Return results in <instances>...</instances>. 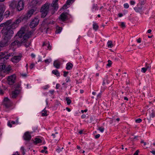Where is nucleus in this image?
Segmentation results:
<instances>
[{"label":"nucleus","mask_w":155,"mask_h":155,"mask_svg":"<svg viewBox=\"0 0 155 155\" xmlns=\"http://www.w3.org/2000/svg\"><path fill=\"white\" fill-rule=\"evenodd\" d=\"M121 27L124 28L125 27V23L124 22H121Z\"/></svg>","instance_id":"nucleus-46"},{"label":"nucleus","mask_w":155,"mask_h":155,"mask_svg":"<svg viewBox=\"0 0 155 155\" xmlns=\"http://www.w3.org/2000/svg\"><path fill=\"white\" fill-rule=\"evenodd\" d=\"M145 68H146V69L148 70H150L151 68V66L150 65L147 63H145Z\"/></svg>","instance_id":"nucleus-28"},{"label":"nucleus","mask_w":155,"mask_h":155,"mask_svg":"<svg viewBox=\"0 0 155 155\" xmlns=\"http://www.w3.org/2000/svg\"><path fill=\"white\" fill-rule=\"evenodd\" d=\"M60 87V85L58 84H57L56 85V89H58Z\"/></svg>","instance_id":"nucleus-56"},{"label":"nucleus","mask_w":155,"mask_h":155,"mask_svg":"<svg viewBox=\"0 0 155 155\" xmlns=\"http://www.w3.org/2000/svg\"><path fill=\"white\" fill-rule=\"evenodd\" d=\"M30 44V42H27L25 44V46L27 48L28 47Z\"/></svg>","instance_id":"nucleus-48"},{"label":"nucleus","mask_w":155,"mask_h":155,"mask_svg":"<svg viewBox=\"0 0 155 155\" xmlns=\"http://www.w3.org/2000/svg\"><path fill=\"white\" fill-rule=\"evenodd\" d=\"M112 64L111 61L110 60L108 61V64H107V66L110 67L111 66Z\"/></svg>","instance_id":"nucleus-35"},{"label":"nucleus","mask_w":155,"mask_h":155,"mask_svg":"<svg viewBox=\"0 0 155 155\" xmlns=\"http://www.w3.org/2000/svg\"><path fill=\"white\" fill-rule=\"evenodd\" d=\"M98 28V26L97 24L96 23H94L93 25V29L95 30H97V29Z\"/></svg>","instance_id":"nucleus-33"},{"label":"nucleus","mask_w":155,"mask_h":155,"mask_svg":"<svg viewBox=\"0 0 155 155\" xmlns=\"http://www.w3.org/2000/svg\"><path fill=\"white\" fill-rule=\"evenodd\" d=\"M87 111V110L86 109V110H81V112L83 113H84V112H86Z\"/></svg>","instance_id":"nucleus-60"},{"label":"nucleus","mask_w":155,"mask_h":155,"mask_svg":"<svg viewBox=\"0 0 155 155\" xmlns=\"http://www.w3.org/2000/svg\"><path fill=\"white\" fill-rule=\"evenodd\" d=\"M134 9L136 12L141 13L143 10V6L140 5V4H138L137 6L134 7Z\"/></svg>","instance_id":"nucleus-8"},{"label":"nucleus","mask_w":155,"mask_h":155,"mask_svg":"<svg viewBox=\"0 0 155 155\" xmlns=\"http://www.w3.org/2000/svg\"><path fill=\"white\" fill-rule=\"evenodd\" d=\"M50 6V4L48 3H46L42 6L41 9L42 18H45L47 15L49 11Z\"/></svg>","instance_id":"nucleus-4"},{"label":"nucleus","mask_w":155,"mask_h":155,"mask_svg":"<svg viewBox=\"0 0 155 155\" xmlns=\"http://www.w3.org/2000/svg\"><path fill=\"white\" fill-rule=\"evenodd\" d=\"M23 137L25 140H31V136L29 132H26L25 133L23 136Z\"/></svg>","instance_id":"nucleus-12"},{"label":"nucleus","mask_w":155,"mask_h":155,"mask_svg":"<svg viewBox=\"0 0 155 155\" xmlns=\"http://www.w3.org/2000/svg\"><path fill=\"white\" fill-rule=\"evenodd\" d=\"M16 124V122L15 121H14L10 120L8 122V125L9 127H12V124Z\"/></svg>","instance_id":"nucleus-21"},{"label":"nucleus","mask_w":155,"mask_h":155,"mask_svg":"<svg viewBox=\"0 0 155 155\" xmlns=\"http://www.w3.org/2000/svg\"><path fill=\"white\" fill-rule=\"evenodd\" d=\"M4 60H7L9 58L13 56L14 55V54L12 53H9L8 52H4Z\"/></svg>","instance_id":"nucleus-15"},{"label":"nucleus","mask_w":155,"mask_h":155,"mask_svg":"<svg viewBox=\"0 0 155 155\" xmlns=\"http://www.w3.org/2000/svg\"><path fill=\"white\" fill-rule=\"evenodd\" d=\"M35 12V10L34 9H31L28 11L27 12L25 15H22L17 20L20 19L21 20H21L25 21L27 20Z\"/></svg>","instance_id":"nucleus-5"},{"label":"nucleus","mask_w":155,"mask_h":155,"mask_svg":"<svg viewBox=\"0 0 155 155\" xmlns=\"http://www.w3.org/2000/svg\"><path fill=\"white\" fill-rule=\"evenodd\" d=\"M31 56L32 58H34L35 56V55L33 54H31Z\"/></svg>","instance_id":"nucleus-63"},{"label":"nucleus","mask_w":155,"mask_h":155,"mask_svg":"<svg viewBox=\"0 0 155 155\" xmlns=\"http://www.w3.org/2000/svg\"><path fill=\"white\" fill-rule=\"evenodd\" d=\"M109 81L108 80V77L107 76H106V77L104 79L103 84L104 85L106 83L109 84Z\"/></svg>","instance_id":"nucleus-20"},{"label":"nucleus","mask_w":155,"mask_h":155,"mask_svg":"<svg viewBox=\"0 0 155 155\" xmlns=\"http://www.w3.org/2000/svg\"><path fill=\"white\" fill-rule=\"evenodd\" d=\"M73 66V65L71 63H67L66 64V68L67 70H71Z\"/></svg>","instance_id":"nucleus-19"},{"label":"nucleus","mask_w":155,"mask_h":155,"mask_svg":"<svg viewBox=\"0 0 155 155\" xmlns=\"http://www.w3.org/2000/svg\"><path fill=\"white\" fill-rule=\"evenodd\" d=\"M47 44V45H48V49H49L50 50L51 49V46H50V45L49 44H48V43L47 44H45V43H44L43 45V46H44L45 45H46Z\"/></svg>","instance_id":"nucleus-39"},{"label":"nucleus","mask_w":155,"mask_h":155,"mask_svg":"<svg viewBox=\"0 0 155 155\" xmlns=\"http://www.w3.org/2000/svg\"><path fill=\"white\" fill-rule=\"evenodd\" d=\"M68 8L67 5H64V6L62 7V8L63 9H66Z\"/></svg>","instance_id":"nucleus-52"},{"label":"nucleus","mask_w":155,"mask_h":155,"mask_svg":"<svg viewBox=\"0 0 155 155\" xmlns=\"http://www.w3.org/2000/svg\"><path fill=\"white\" fill-rule=\"evenodd\" d=\"M66 100L67 101V104L68 105H70L71 102V100L68 97H66Z\"/></svg>","instance_id":"nucleus-32"},{"label":"nucleus","mask_w":155,"mask_h":155,"mask_svg":"<svg viewBox=\"0 0 155 155\" xmlns=\"http://www.w3.org/2000/svg\"><path fill=\"white\" fill-rule=\"evenodd\" d=\"M47 112V111L45 110V108L41 112L42 116L43 117L47 116L48 115Z\"/></svg>","instance_id":"nucleus-24"},{"label":"nucleus","mask_w":155,"mask_h":155,"mask_svg":"<svg viewBox=\"0 0 155 155\" xmlns=\"http://www.w3.org/2000/svg\"><path fill=\"white\" fill-rule=\"evenodd\" d=\"M107 46L108 48H112L113 47V45L112 42L111 41H108L107 43Z\"/></svg>","instance_id":"nucleus-25"},{"label":"nucleus","mask_w":155,"mask_h":155,"mask_svg":"<svg viewBox=\"0 0 155 155\" xmlns=\"http://www.w3.org/2000/svg\"><path fill=\"white\" fill-rule=\"evenodd\" d=\"M142 121V120L140 119L139 118L136 120V122L137 123H139Z\"/></svg>","instance_id":"nucleus-44"},{"label":"nucleus","mask_w":155,"mask_h":155,"mask_svg":"<svg viewBox=\"0 0 155 155\" xmlns=\"http://www.w3.org/2000/svg\"><path fill=\"white\" fill-rule=\"evenodd\" d=\"M3 104L7 108H8L11 106L12 104V102L7 97H5L4 98Z\"/></svg>","instance_id":"nucleus-6"},{"label":"nucleus","mask_w":155,"mask_h":155,"mask_svg":"<svg viewBox=\"0 0 155 155\" xmlns=\"http://www.w3.org/2000/svg\"><path fill=\"white\" fill-rule=\"evenodd\" d=\"M52 61V60L51 58H50L48 59H46L45 60V62L46 63H49L50 62H51Z\"/></svg>","instance_id":"nucleus-37"},{"label":"nucleus","mask_w":155,"mask_h":155,"mask_svg":"<svg viewBox=\"0 0 155 155\" xmlns=\"http://www.w3.org/2000/svg\"><path fill=\"white\" fill-rule=\"evenodd\" d=\"M64 76L65 77H66L67 75L68 74V71H64Z\"/></svg>","instance_id":"nucleus-49"},{"label":"nucleus","mask_w":155,"mask_h":155,"mask_svg":"<svg viewBox=\"0 0 155 155\" xmlns=\"http://www.w3.org/2000/svg\"><path fill=\"white\" fill-rule=\"evenodd\" d=\"M100 137V134H97L95 136V138L96 139Z\"/></svg>","instance_id":"nucleus-55"},{"label":"nucleus","mask_w":155,"mask_h":155,"mask_svg":"<svg viewBox=\"0 0 155 155\" xmlns=\"http://www.w3.org/2000/svg\"><path fill=\"white\" fill-rule=\"evenodd\" d=\"M4 53L0 52V60H4Z\"/></svg>","instance_id":"nucleus-30"},{"label":"nucleus","mask_w":155,"mask_h":155,"mask_svg":"<svg viewBox=\"0 0 155 155\" xmlns=\"http://www.w3.org/2000/svg\"><path fill=\"white\" fill-rule=\"evenodd\" d=\"M15 78L16 76L15 74L9 76L8 78V84L10 85H12L15 82Z\"/></svg>","instance_id":"nucleus-9"},{"label":"nucleus","mask_w":155,"mask_h":155,"mask_svg":"<svg viewBox=\"0 0 155 155\" xmlns=\"http://www.w3.org/2000/svg\"><path fill=\"white\" fill-rule=\"evenodd\" d=\"M34 141L36 144H38L41 143V140L39 138H36L35 139Z\"/></svg>","instance_id":"nucleus-23"},{"label":"nucleus","mask_w":155,"mask_h":155,"mask_svg":"<svg viewBox=\"0 0 155 155\" xmlns=\"http://www.w3.org/2000/svg\"><path fill=\"white\" fill-rule=\"evenodd\" d=\"M139 152V151L138 150H137L136 152L134 153V155H138V153Z\"/></svg>","instance_id":"nucleus-53"},{"label":"nucleus","mask_w":155,"mask_h":155,"mask_svg":"<svg viewBox=\"0 0 155 155\" xmlns=\"http://www.w3.org/2000/svg\"><path fill=\"white\" fill-rule=\"evenodd\" d=\"M75 0H68L66 4L67 5H70Z\"/></svg>","instance_id":"nucleus-34"},{"label":"nucleus","mask_w":155,"mask_h":155,"mask_svg":"<svg viewBox=\"0 0 155 155\" xmlns=\"http://www.w3.org/2000/svg\"><path fill=\"white\" fill-rule=\"evenodd\" d=\"M39 22L38 18H35L31 22L29 26L31 28H33L38 25Z\"/></svg>","instance_id":"nucleus-7"},{"label":"nucleus","mask_w":155,"mask_h":155,"mask_svg":"<svg viewBox=\"0 0 155 155\" xmlns=\"http://www.w3.org/2000/svg\"><path fill=\"white\" fill-rule=\"evenodd\" d=\"M150 152L151 153H152L153 154V155H155V151H154V150L152 151H150Z\"/></svg>","instance_id":"nucleus-61"},{"label":"nucleus","mask_w":155,"mask_h":155,"mask_svg":"<svg viewBox=\"0 0 155 155\" xmlns=\"http://www.w3.org/2000/svg\"><path fill=\"white\" fill-rule=\"evenodd\" d=\"M52 73L53 74L56 75L57 76H60V73L57 70H53L52 71Z\"/></svg>","instance_id":"nucleus-22"},{"label":"nucleus","mask_w":155,"mask_h":155,"mask_svg":"<svg viewBox=\"0 0 155 155\" xmlns=\"http://www.w3.org/2000/svg\"><path fill=\"white\" fill-rule=\"evenodd\" d=\"M86 117V115H84V114H83L82 116H81V118H85V117Z\"/></svg>","instance_id":"nucleus-58"},{"label":"nucleus","mask_w":155,"mask_h":155,"mask_svg":"<svg viewBox=\"0 0 155 155\" xmlns=\"http://www.w3.org/2000/svg\"><path fill=\"white\" fill-rule=\"evenodd\" d=\"M58 0H54L52 3L51 4L52 7L54 9L57 10L58 8Z\"/></svg>","instance_id":"nucleus-14"},{"label":"nucleus","mask_w":155,"mask_h":155,"mask_svg":"<svg viewBox=\"0 0 155 155\" xmlns=\"http://www.w3.org/2000/svg\"><path fill=\"white\" fill-rule=\"evenodd\" d=\"M57 30L56 31V33H60L61 31L62 28L60 27L57 26L56 28Z\"/></svg>","instance_id":"nucleus-29"},{"label":"nucleus","mask_w":155,"mask_h":155,"mask_svg":"<svg viewBox=\"0 0 155 155\" xmlns=\"http://www.w3.org/2000/svg\"><path fill=\"white\" fill-rule=\"evenodd\" d=\"M67 15L68 14L67 13H62L59 17V20L62 21H66L68 18Z\"/></svg>","instance_id":"nucleus-10"},{"label":"nucleus","mask_w":155,"mask_h":155,"mask_svg":"<svg viewBox=\"0 0 155 155\" xmlns=\"http://www.w3.org/2000/svg\"><path fill=\"white\" fill-rule=\"evenodd\" d=\"M130 3L131 5H134L135 4V2L134 1L131 0L130 1Z\"/></svg>","instance_id":"nucleus-45"},{"label":"nucleus","mask_w":155,"mask_h":155,"mask_svg":"<svg viewBox=\"0 0 155 155\" xmlns=\"http://www.w3.org/2000/svg\"><path fill=\"white\" fill-rule=\"evenodd\" d=\"M137 42L138 43H140L141 42V40L140 38H139L137 40Z\"/></svg>","instance_id":"nucleus-54"},{"label":"nucleus","mask_w":155,"mask_h":155,"mask_svg":"<svg viewBox=\"0 0 155 155\" xmlns=\"http://www.w3.org/2000/svg\"><path fill=\"white\" fill-rule=\"evenodd\" d=\"M124 7L125 8H127L129 7V5L128 4L125 3L124 5Z\"/></svg>","instance_id":"nucleus-42"},{"label":"nucleus","mask_w":155,"mask_h":155,"mask_svg":"<svg viewBox=\"0 0 155 155\" xmlns=\"http://www.w3.org/2000/svg\"><path fill=\"white\" fill-rule=\"evenodd\" d=\"M147 70L146 69V68H145V67H144L141 68V71L142 72L145 73Z\"/></svg>","instance_id":"nucleus-40"},{"label":"nucleus","mask_w":155,"mask_h":155,"mask_svg":"<svg viewBox=\"0 0 155 155\" xmlns=\"http://www.w3.org/2000/svg\"><path fill=\"white\" fill-rule=\"evenodd\" d=\"M19 91L18 90H15L12 92L11 97L13 98H15L19 94Z\"/></svg>","instance_id":"nucleus-17"},{"label":"nucleus","mask_w":155,"mask_h":155,"mask_svg":"<svg viewBox=\"0 0 155 155\" xmlns=\"http://www.w3.org/2000/svg\"><path fill=\"white\" fill-rule=\"evenodd\" d=\"M49 92L51 94H52L54 92V90L50 91Z\"/></svg>","instance_id":"nucleus-59"},{"label":"nucleus","mask_w":155,"mask_h":155,"mask_svg":"<svg viewBox=\"0 0 155 155\" xmlns=\"http://www.w3.org/2000/svg\"><path fill=\"white\" fill-rule=\"evenodd\" d=\"M21 150L22 151L23 155H24L25 153V149L24 147H22L21 148Z\"/></svg>","instance_id":"nucleus-41"},{"label":"nucleus","mask_w":155,"mask_h":155,"mask_svg":"<svg viewBox=\"0 0 155 155\" xmlns=\"http://www.w3.org/2000/svg\"><path fill=\"white\" fill-rule=\"evenodd\" d=\"M3 19V14H0V22Z\"/></svg>","instance_id":"nucleus-43"},{"label":"nucleus","mask_w":155,"mask_h":155,"mask_svg":"<svg viewBox=\"0 0 155 155\" xmlns=\"http://www.w3.org/2000/svg\"><path fill=\"white\" fill-rule=\"evenodd\" d=\"M25 28H21L16 35L17 39L12 42L10 45L11 48H14L19 47L23 43L27 41V39L30 37L31 33H29L25 34Z\"/></svg>","instance_id":"nucleus-2"},{"label":"nucleus","mask_w":155,"mask_h":155,"mask_svg":"<svg viewBox=\"0 0 155 155\" xmlns=\"http://www.w3.org/2000/svg\"><path fill=\"white\" fill-rule=\"evenodd\" d=\"M98 129L101 132H103L104 130V128L102 127H99L98 128Z\"/></svg>","instance_id":"nucleus-38"},{"label":"nucleus","mask_w":155,"mask_h":155,"mask_svg":"<svg viewBox=\"0 0 155 155\" xmlns=\"http://www.w3.org/2000/svg\"><path fill=\"white\" fill-rule=\"evenodd\" d=\"M12 155H19V154H18V152H16L15 153V154H14Z\"/></svg>","instance_id":"nucleus-64"},{"label":"nucleus","mask_w":155,"mask_h":155,"mask_svg":"<svg viewBox=\"0 0 155 155\" xmlns=\"http://www.w3.org/2000/svg\"><path fill=\"white\" fill-rule=\"evenodd\" d=\"M56 151L57 152L59 153L61 151V149L60 148H58V149H56Z\"/></svg>","instance_id":"nucleus-50"},{"label":"nucleus","mask_w":155,"mask_h":155,"mask_svg":"<svg viewBox=\"0 0 155 155\" xmlns=\"http://www.w3.org/2000/svg\"><path fill=\"white\" fill-rule=\"evenodd\" d=\"M0 70L1 71L5 72L6 71H9L10 69L9 68H8L6 65L2 64L0 66Z\"/></svg>","instance_id":"nucleus-13"},{"label":"nucleus","mask_w":155,"mask_h":155,"mask_svg":"<svg viewBox=\"0 0 155 155\" xmlns=\"http://www.w3.org/2000/svg\"><path fill=\"white\" fill-rule=\"evenodd\" d=\"M20 22V19L16 20L14 22H12V20H9L0 24L1 27H4L2 31L5 36L4 39L0 42L1 48L8 45L9 41L14 33L13 30L16 28Z\"/></svg>","instance_id":"nucleus-1"},{"label":"nucleus","mask_w":155,"mask_h":155,"mask_svg":"<svg viewBox=\"0 0 155 155\" xmlns=\"http://www.w3.org/2000/svg\"><path fill=\"white\" fill-rule=\"evenodd\" d=\"M53 65L57 68H59L60 66V62L58 60H56L54 61Z\"/></svg>","instance_id":"nucleus-18"},{"label":"nucleus","mask_w":155,"mask_h":155,"mask_svg":"<svg viewBox=\"0 0 155 155\" xmlns=\"http://www.w3.org/2000/svg\"><path fill=\"white\" fill-rule=\"evenodd\" d=\"M35 66V64L32 63H31L30 66V68L31 69H32Z\"/></svg>","instance_id":"nucleus-47"},{"label":"nucleus","mask_w":155,"mask_h":155,"mask_svg":"<svg viewBox=\"0 0 155 155\" xmlns=\"http://www.w3.org/2000/svg\"><path fill=\"white\" fill-rule=\"evenodd\" d=\"M10 14V11L8 10H7L5 12L4 15H3V16L5 17L6 18H7L9 16Z\"/></svg>","instance_id":"nucleus-26"},{"label":"nucleus","mask_w":155,"mask_h":155,"mask_svg":"<svg viewBox=\"0 0 155 155\" xmlns=\"http://www.w3.org/2000/svg\"><path fill=\"white\" fill-rule=\"evenodd\" d=\"M66 109L68 111V112H70L71 110V109L70 108H69L68 107H66Z\"/></svg>","instance_id":"nucleus-62"},{"label":"nucleus","mask_w":155,"mask_h":155,"mask_svg":"<svg viewBox=\"0 0 155 155\" xmlns=\"http://www.w3.org/2000/svg\"><path fill=\"white\" fill-rule=\"evenodd\" d=\"M6 9V6L4 4H0V14H3Z\"/></svg>","instance_id":"nucleus-16"},{"label":"nucleus","mask_w":155,"mask_h":155,"mask_svg":"<svg viewBox=\"0 0 155 155\" xmlns=\"http://www.w3.org/2000/svg\"><path fill=\"white\" fill-rule=\"evenodd\" d=\"M97 4H94L93 5L92 8L93 9H94V10L95 11L96 10L97 8Z\"/></svg>","instance_id":"nucleus-36"},{"label":"nucleus","mask_w":155,"mask_h":155,"mask_svg":"<svg viewBox=\"0 0 155 155\" xmlns=\"http://www.w3.org/2000/svg\"><path fill=\"white\" fill-rule=\"evenodd\" d=\"M150 117L153 118L155 116V111L153 110H151L150 112Z\"/></svg>","instance_id":"nucleus-27"},{"label":"nucleus","mask_w":155,"mask_h":155,"mask_svg":"<svg viewBox=\"0 0 155 155\" xmlns=\"http://www.w3.org/2000/svg\"><path fill=\"white\" fill-rule=\"evenodd\" d=\"M146 0H139V3L140 5L143 6L145 3Z\"/></svg>","instance_id":"nucleus-31"},{"label":"nucleus","mask_w":155,"mask_h":155,"mask_svg":"<svg viewBox=\"0 0 155 155\" xmlns=\"http://www.w3.org/2000/svg\"><path fill=\"white\" fill-rule=\"evenodd\" d=\"M21 56H15L12 58L11 61L13 62L17 63L21 60Z\"/></svg>","instance_id":"nucleus-11"},{"label":"nucleus","mask_w":155,"mask_h":155,"mask_svg":"<svg viewBox=\"0 0 155 155\" xmlns=\"http://www.w3.org/2000/svg\"><path fill=\"white\" fill-rule=\"evenodd\" d=\"M4 91L1 89L0 88V94L3 95L4 94Z\"/></svg>","instance_id":"nucleus-51"},{"label":"nucleus","mask_w":155,"mask_h":155,"mask_svg":"<svg viewBox=\"0 0 155 155\" xmlns=\"http://www.w3.org/2000/svg\"><path fill=\"white\" fill-rule=\"evenodd\" d=\"M21 76L23 77H26L27 75V74H21Z\"/></svg>","instance_id":"nucleus-57"},{"label":"nucleus","mask_w":155,"mask_h":155,"mask_svg":"<svg viewBox=\"0 0 155 155\" xmlns=\"http://www.w3.org/2000/svg\"><path fill=\"white\" fill-rule=\"evenodd\" d=\"M10 5L13 8H16L18 11H21L24 8V3L22 0H15L12 2Z\"/></svg>","instance_id":"nucleus-3"}]
</instances>
